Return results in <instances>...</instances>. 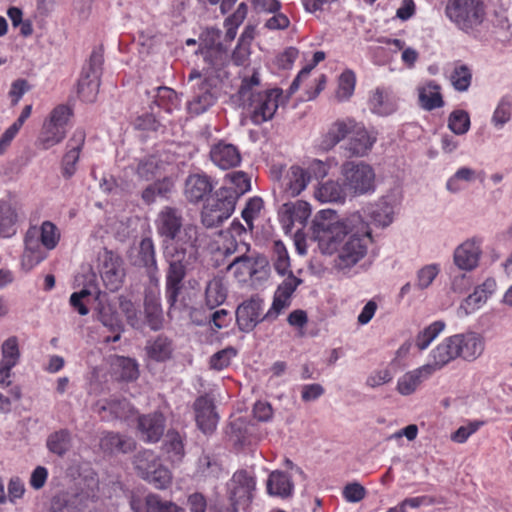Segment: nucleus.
Masks as SVG:
<instances>
[{"instance_id":"cd10ccee","label":"nucleus","mask_w":512,"mask_h":512,"mask_svg":"<svg viewBox=\"0 0 512 512\" xmlns=\"http://www.w3.org/2000/svg\"><path fill=\"white\" fill-rule=\"evenodd\" d=\"M145 322L153 331H159L164 326V315L161 303L157 295L152 291L147 292L144 298Z\"/></svg>"},{"instance_id":"c85d7f7f","label":"nucleus","mask_w":512,"mask_h":512,"mask_svg":"<svg viewBox=\"0 0 512 512\" xmlns=\"http://www.w3.org/2000/svg\"><path fill=\"white\" fill-rule=\"evenodd\" d=\"M267 492L271 496L289 498L293 494L294 484L291 477L285 472L272 471L266 483Z\"/></svg>"},{"instance_id":"7c9ffc66","label":"nucleus","mask_w":512,"mask_h":512,"mask_svg":"<svg viewBox=\"0 0 512 512\" xmlns=\"http://www.w3.org/2000/svg\"><path fill=\"white\" fill-rule=\"evenodd\" d=\"M0 351V372L12 371V369L19 364L21 359L18 338L16 336H10L5 339L1 345Z\"/></svg>"},{"instance_id":"37998d69","label":"nucleus","mask_w":512,"mask_h":512,"mask_svg":"<svg viewBox=\"0 0 512 512\" xmlns=\"http://www.w3.org/2000/svg\"><path fill=\"white\" fill-rule=\"evenodd\" d=\"M394 207L389 197H383L369 208V215L375 225L386 227L393 221Z\"/></svg>"},{"instance_id":"4be33fe9","label":"nucleus","mask_w":512,"mask_h":512,"mask_svg":"<svg viewBox=\"0 0 512 512\" xmlns=\"http://www.w3.org/2000/svg\"><path fill=\"white\" fill-rule=\"evenodd\" d=\"M85 141V133L81 130L76 131L67 143L68 151L62 160V175L69 179L76 172V164L79 160V154Z\"/></svg>"},{"instance_id":"ddd939ff","label":"nucleus","mask_w":512,"mask_h":512,"mask_svg":"<svg viewBox=\"0 0 512 512\" xmlns=\"http://www.w3.org/2000/svg\"><path fill=\"white\" fill-rule=\"evenodd\" d=\"M24 243L25 250L21 258V267L28 272L47 257L48 249L39 241V231L36 227L27 230Z\"/></svg>"},{"instance_id":"f03ea898","label":"nucleus","mask_w":512,"mask_h":512,"mask_svg":"<svg viewBox=\"0 0 512 512\" xmlns=\"http://www.w3.org/2000/svg\"><path fill=\"white\" fill-rule=\"evenodd\" d=\"M259 85V76L254 73L250 78L242 80L237 93L239 105L249 113L252 122L256 125L273 118L283 93L280 88L258 92Z\"/></svg>"},{"instance_id":"6ab92c4d","label":"nucleus","mask_w":512,"mask_h":512,"mask_svg":"<svg viewBox=\"0 0 512 512\" xmlns=\"http://www.w3.org/2000/svg\"><path fill=\"white\" fill-rule=\"evenodd\" d=\"M459 357L466 361H474L484 351L485 343L481 335L475 332L456 334Z\"/></svg>"},{"instance_id":"9b49d317","label":"nucleus","mask_w":512,"mask_h":512,"mask_svg":"<svg viewBox=\"0 0 512 512\" xmlns=\"http://www.w3.org/2000/svg\"><path fill=\"white\" fill-rule=\"evenodd\" d=\"M262 304L260 297L252 296L237 307L236 322L240 331L249 333L258 323L266 320L261 316Z\"/></svg>"},{"instance_id":"b1692460","label":"nucleus","mask_w":512,"mask_h":512,"mask_svg":"<svg viewBox=\"0 0 512 512\" xmlns=\"http://www.w3.org/2000/svg\"><path fill=\"white\" fill-rule=\"evenodd\" d=\"M87 506L83 493H59L51 500L50 512H82Z\"/></svg>"},{"instance_id":"3c124183","label":"nucleus","mask_w":512,"mask_h":512,"mask_svg":"<svg viewBox=\"0 0 512 512\" xmlns=\"http://www.w3.org/2000/svg\"><path fill=\"white\" fill-rule=\"evenodd\" d=\"M232 186L222 187L235 196V201L251 189V181L248 175L242 171L232 172L226 175Z\"/></svg>"},{"instance_id":"bb28decb","label":"nucleus","mask_w":512,"mask_h":512,"mask_svg":"<svg viewBox=\"0 0 512 512\" xmlns=\"http://www.w3.org/2000/svg\"><path fill=\"white\" fill-rule=\"evenodd\" d=\"M433 362L430 364L434 366V372L441 369L443 366L459 357L458 344L456 335L444 339L432 351Z\"/></svg>"},{"instance_id":"c9c22d12","label":"nucleus","mask_w":512,"mask_h":512,"mask_svg":"<svg viewBox=\"0 0 512 512\" xmlns=\"http://www.w3.org/2000/svg\"><path fill=\"white\" fill-rule=\"evenodd\" d=\"M198 228L193 224L183 225L177 232V235L170 240H164V246H174L184 250L191 249L193 252L198 253Z\"/></svg>"},{"instance_id":"473e14b6","label":"nucleus","mask_w":512,"mask_h":512,"mask_svg":"<svg viewBox=\"0 0 512 512\" xmlns=\"http://www.w3.org/2000/svg\"><path fill=\"white\" fill-rule=\"evenodd\" d=\"M280 213L283 222H288L291 225L295 223L304 225L311 214V209L307 202L297 200L283 204Z\"/></svg>"},{"instance_id":"f3484780","label":"nucleus","mask_w":512,"mask_h":512,"mask_svg":"<svg viewBox=\"0 0 512 512\" xmlns=\"http://www.w3.org/2000/svg\"><path fill=\"white\" fill-rule=\"evenodd\" d=\"M159 235L170 240L177 235V232L183 227V217L177 208L166 206L158 214L156 221Z\"/></svg>"},{"instance_id":"bf43d9fd","label":"nucleus","mask_w":512,"mask_h":512,"mask_svg":"<svg viewBox=\"0 0 512 512\" xmlns=\"http://www.w3.org/2000/svg\"><path fill=\"white\" fill-rule=\"evenodd\" d=\"M448 127L456 135L465 134L470 128L469 114L464 110L453 111L448 118Z\"/></svg>"},{"instance_id":"0e129e2a","label":"nucleus","mask_w":512,"mask_h":512,"mask_svg":"<svg viewBox=\"0 0 512 512\" xmlns=\"http://www.w3.org/2000/svg\"><path fill=\"white\" fill-rule=\"evenodd\" d=\"M290 305L291 300L289 298L275 292L272 305L266 314L262 316V319H266V321H274Z\"/></svg>"},{"instance_id":"6e6552de","label":"nucleus","mask_w":512,"mask_h":512,"mask_svg":"<svg viewBox=\"0 0 512 512\" xmlns=\"http://www.w3.org/2000/svg\"><path fill=\"white\" fill-rule=\"evenodd\" d=\"M103 62L102 48L94 49L78 81V94L83 101L93 102L96 99Z\"/></svg>"},{"instance_id":"e2e57ef3","label":"nucleus","mask_w":512,"mask_h":512,"mask_svg":"<svg viewBox=\"0 0 512 512\" xmlns=\"http://www.w3.org/2000/svg\"><path fill=\"white\" fill-rule=\"evenodd\" d=\"M236 355V350L233 347H227L213 354L210 357L209 365L211 369L220 371L230 365L232 357Z\"/></svg>"},{"instance_id":"864d4df0","label":"nucleus","mask_w":512,"mask_h":512,"mask_svg":"<svg viewBox=\"0 0 512 512\" xmlns=\"http://www.w3.org/2000/svg\"><path fill=\"white\" fill-rule=\"evenodd\" d=\"M273 267L281 276H286L289 272H292L287 249L281 241H275L273 245Z\"/></svg>"},{"instance_id":"ea45409f","label":"nucleus","mask_w":512,"mask_h":512,"mask_svg":"<svg viewBox=\"0 0 512 512\" xmlns=\"http://www.w3.org/2000/svg\"><path fill=\"white\" fill-rule=\"evenodd\" d=\"M66 136V129L44 122L42 130L37 138L36 145L42 150H48L59 144Z\"/></svg>"},{"instance_id":"f257e3e1","label":"nucleus","mask_w":512,"mask_h":512,"mask_svg":"<svg viewBox=\"0 0 512 512\" xmlns=\"http://www.w3.org/2000/svg\"><path fill=\"white\" fill-rule=\"evenodd\" d=\"M314 238L323 254H336L334 267L340 271H348L360 262L372 241L369 225L359 212L317 221Z\"/></svg>"},{"instance_id":"e433bc0d","label":"nucleus","mask_w":512,"mask_h":512,"mask_svg":"<svg viewBox=\"0 0 512 512\" xmlns=\"http://www.w3.org/2000/svg\"><path fill=\"white\" fill-rule=\"evenodd\" d=\"M355 127V120H337L334 122L328 132L325 134L322 145L325 149H331L350 135Z\"/></svg>"},{"instance_id":"052dcab7","label":"nucleus","mask_w":512,"mask_h":512,"mask_svg":"<svg viewBox=\"0 0 512 512\" xmlns=\"http://www.w3.org/2000/svg\"><path fill=\"white\" fill-rule=\"evenodd\" d=\"M355 74L351 70L343 72L339 77L338 89L336 91V98L339 101L347 100L354 92L355 88Z\"/></svg>"},{"instance_id":"09e8293b","label":"nucleus","mask_w":512,"mask_h":512,"mask_svg":"<svg viewBox=\"0 0 512 512\" xmlns=\"http://www.w3.org/2000/svg\"><path fill=\"white\" fill-rule=\"evenodd\" d=\"M287 177L288 183L286 184V192L293 197L299 195L310 181L306 170L299 166H292Z\"/></svg>"},{"instance_id":"9d476101","label":"nucleus","mask_w":512,"mask_h":512,"mask_svg":"<svg viewBox=\"0 0 512 512\" xmlns=\"http://www.w3.org/2000/svg\"><path fill=\"white\" fill-rule=\"evenodd\" d=\"M255 485L254 478L246 471L235 472L228 483L231 508L239 510V508L245 509L248 507L252 501Z\"/></svg>"},{"instance_id":"dca6fc26","label":"nucleus","mask_w":512,"mask_h":512,"mask_svg":"<svg viewBox=\"0 0 512 512\" xmlns=\"http://www.w3.org/2000/svg\"><path fill=\"white\" fill-rule=\"evenodd\" d=\"M209 155L211 161L223 170L234 168L241 162V155L238 148L224 141H219L212 145Z\"/></svg>"},{"instance_id":"a18cd8bd","label":"nucleus","mask_w":512,"mask_h":512,"mask_svg":"<svg viewBox=\"0 0 512 512\" xmlns=\"http://www.w3.org/2000/svg\"><path fill=\"white\" fill-rule=\"evenodd\" d=\"M347 194L344 183L340 185L338 182L331 180L321 184L315 191V197L323 203L343 202Z\"/></svg>"},{"instance_id":"f8f14e48","label":"nucleus","mask_w":512,"mask_h":512,"mask_svg":"<svg viewBox=\"0 0 512 512\" xmlns=\"http://www.w3.org/2000/svg\"><path fill=\"white\" fill-rule=\"evenodd\" d=\"M123 261L112 251H105L102 256L101 277L105 287L114 292L121 286L124 278Z\"/></svg>"},{"instance_id":"72a5a7b5","label":"nucleus","mask_w":512,"mask_h":512,"mask_svg":"<svg viewBox=\"0 0 512 512\" xmlns=\"http://www.w3.org/2000/svg\"><path fill=\"white\" fill-rule=\"evenodd\" d=\"M145 349L151 359L163 362L171 358L174 346L173 341L169 337L158 335L154 339L147 341Z\"/></svg>"},{"instance_id":"1a4fd4ad","label":"nucleus","mask_w":512,"mask_h":512,"mask_svg":"<svg viewBox=\"0 0 512 512\" xmlns=\"http://www.w3.org/2000/svg\"><path fill=\"white\" fill-rule=\"evenodd\" d=\"M234 258L227 266L228 271H232L236 278L249 276L251 279H267L270 272V263L268 258L255 251Z\"/></svg>"},{"instance_id":"f704fd0d","label":"nucleus","mask_w":512,"mask_h":512,"mask_svg":"<svg viewBox=\"0 0 512 512\" xmlns=\"http://www.w3.org/2000/svg\"><path fill=\"white\" fill-rule=\"evenodd\" d=\"M419 105L426 111H432L444 106V100L440 93V86L434 81L418 88Z\"/></svg>"},{"instance_id":"58836bf2","label":"nucleus","mask_w":512,"mask_h":512,"mask_svg":"<svg viewBox=\"0 0 512 512\" xmlns=\"http://www.w3.org/2000/svg\"><path fill=\"white\" fill-rule=\"evenodd\" d=\"M227 298V288L220 277L211 279L205 288V305L213 310L225 302Z\"/></svg>"},{"instance_id":"8fccbe9b","label":"nucleus","mask_w":512,"mask_h":512,"mask_svg":"<svg viewBox=\"0 0 512 512\" xmlns=\"http://www.w3.org/2000/svg\"><path fill=\"white\" fill-rule=\"evenodd\" d=\"M162 168V162L155 155L146 156L139 160L136 175L142 181H150L157 176Z\"/></svg>"},{"instance_id":"79ce46f5","label":"nucleus","mask_w":512,"mask_h":512,"mask_svg":"<svg viewBox=\"0 0 512 512\" xmlns=\"http://www.w3.org/2000/svg\"><path fill=\"white\" fill-rule=\"evenodd\" d=\"M133 264L146 267L150 274L158 270L155 248L151 238H144L140 241L137 248V257L134 259Z\"/></svg>"},{"instance_id":"69168bd1","label":"nucleus","mask_w":512,"mask_h":512,"mask_svg":"<svg viewBox=\"0 0 512 512\" xmlns=\"http://www.w3.org/2000/svg\"><path fill=\"white\" fill-rule=\"evenodd\" d=\"M439 271L440 268L437 264L425 265L417 272L416 286L421 290L428 288L438 275Z\"/></svg>"},{"instance_id":"4468645a","label":"nucleus","mask_w":512,"mask_h":512,"mask_svg":"<svg viewBox=\"0 0 512 512\" xmlns=\"http://www.w3.org/2000/svg\"><path fill=\"white\" fill-rule=\"evenodd\" d=\"M482 254L481 242L476 238L468 239L460 244L454 251V264L463 271L474 270Z\"/></svg>"},{"instance_id":"7ed1b4c3","label":"nucleus","mask_w":512,"mask_h":512,"mask_svg":"<svg viewBox=\"0 0 512 512\" xmlns=\"http://www.w3.org/2000/svg\"><path fill=\"white\" fill-rule=\"evenodd\" d=\"M164 258L168 263L166 273V298L170 305L173 307L178 296L183 288V280L187 272L191 270L197 260L196 252L191 249L184 250L174 246H164Z\"/></svg>"},{"instance_id":"a19ab883","label":"nucleus","mask_w":512,"mask_h":512,"mask_svg":"<svg viewBox=\"0 0 512 512\" xmlns=\"http://www.w3.org/2000/svg\"><path fill=\"white\" fill-rule=\"evenodd\" d=\"M370 110L379 116H387L396 110V103L389 93L377 88L369 98Z\"/></svg>"},{"instance_id":"39448f33","label":"nucleus","mask_w":512,"mask_h":512,"mask_svg":"<svg viewBox=\"0 0 512 512\" xmlns=\"http://www.w3.org/2000/svg\"><path fill=\"white\" fill-rule=\"evenodd\" d=\"M235 196L226 189H218L209 196L201 211V222L206 228L222 225L235 210Z\"/></svg>"},{"instance_id":"a211bd4d","label":"nucleus","mask_w":512,"mask_h":512,"mask_svg":"<svg viewBox=\"0 0 512 512\" xmlns=\"http://www.w3.org/2000/svg\"><path fill=\"white\" fill-rule=\"evenodd\" d=\"M214 185L207 175L192 174L185 181V196L190 203H198L208 198Z\"/></svg>"},{"instance_id":"4d7b16f0","label":"nucleus","mask_w":512,"mask_h":512,"mask_svg":"<svg viewBox=\"0 0 512 512\" xmlns=\"http://www.w3.org/2000/svg\"><path fill=\"white\" fill-rule=\"evenodd\" d=\"M38 231L39 241L46 249L52 250L57 246L60 239V233L58 232L55 224L50 221H45L42 223Z\"/></svg>"},{"instance_id":"774afa93","label":"nucleus","mask_w":512,"mask_h":512,"mask_svg":"<svg viewBox=\"0 0 512 512\" xmlns=\"http://www.w3.org/2000/svg\"><path fill=\"white\" fill-rule=\"evenodd\" d=\"M511 115H512V98L504 97L494 112L493 122L495 125L502 126L506 122L509 121Z\"/></svg>"},{"instance_id":"de8ad7c7","label":"nucleus","mask_w":512,"mask_h":512,"mask_svg":"<svg viewBox=\"0 0 512 512\" xmlns=\"http://www.w3.org/2000/svg\"><path fill=\"white\" fill-rule=\"evenodd\" d=\"M72 438L67 429H61L51 433L46 441L48 450L58 456L65 455L71 448Z\"/></svg>"},{"instance_id":"0eeeda50","label":"nucleus","mask_w":512,"mask_h":512,"mask_svg":"<svg viewBox=\"0 0 512 512\" xmlns=\"http://www.w3.org/2000/svg\"><path fill=\"white\" fill-rule=\"evenodd\" d=\"M138 475L157 489H165L171 483L170 471L161 464L152 450L139 451L133 460Z\"/></svg>"},{"instance_id":"6e6d98bb","label":"nucleus","mask_w":512,"mask_h":512,"mask_svg":"<svg viewBox=\"0 0 512 512\" xmlns=\"http://www.w3.org/2000/svg\"><path fill=\"white\" fill-rule=\"evenodd\" d=\"M444 327L445 325L443 322L436 321L419 332L415 339V345L417 348L421 351L425 350L444 329Z\"/></svg>"},{"instance_id":"423d86ee","label":"nucleus","mask_w":512,"mask_h":512,"mask_svg":"<svg viewBox=\"0 0 512 512\" xmlns=\"http://www.w3.org/2000/svg\"><path fill=\"white\" fill-rule=\"evenodd\" d=\"M341 175L349 195H363L374 190L375 172L367 163L347 161L341 166Z\"/></svg>"},{"instance_id":"5701e85b","label":"nucleus","mask_w":512,"mask_h":512,"mask_svg":"<svg viewBox=\"0 0 512 512\" xmlns=\"http://www.w3.org/2000/svg\"><path fill=\"white\" fill-rule=\"evenodd\" d=\"M432 373H434V366L428 364L409 371L398 379L396 389L401 395H411Z\"/></svg>"},{"instance_id":"c756f323","label":"nucleus","mask_w":512,"mask_h":512,"mask_svg":"<svg viewBox=\"0 0 512 512\" xmlns=\"http://www.w3.org/2000/svg\"><path fill=\"white\" fill-rule=\"evenodd\" d=\"M97 300V319L109 330L120 329V323H122V321L115 309V306L109 301L106 294L99 293Z\"/></svg>"},{"instance_id":"49530a36","label":"nucleus","mask_w":512,"mask_h":512,"mask_svg":"<svg viewBox=\"0 0 512 512\" xmlns=\"http://www.w3.org/2000/svg\"><path fill=\"white\" fill-rule=\"evenodd\" d=\"M174 188V183L170 178H163L148 185L141 194L142 200L150 205L156 201L157 197H167Z\"/></svg>"},{"instance_id":"20e7f679","label":"nucleus","mask_w":512,"mask_h":512,"mask_svg":"<svg viewBox=\"0 0 512 512\" xmlns=\"http://www.w3.org/2000/svg\"><path fill=\"white\" fill-rule=\"evenodd\" d=\"M445 14L460 30L473 32L485 18V7L482 0H448Z\"/></svg>"},{"instance_id":"680f3d73","label":"nucleus","mask_w":512,"mask_h":512,"mask_svg":"<svg viewBox=\"0 0 512 512\" xmlns=\"http://www.w3.org/2000/svg\"><path fill=\"white\" fill-rule=\"evenodd\" d=\"M450 79L453 87L457 91L464 92L471 84V70L466 65L457 66L453 70Z\"/></svg>"},{"instance_id":"aec40b11","label":"nucleus","mask_w":512,"mask_h":512,"mask_svg":"<svg viewBox=\"0 0 512 512\" xmlns=\"http://www.w3.org/2000/svg\"><path fill=\"white\" fill-rule=\"evenodd\" d=\"M165 419L160 413L144 415L138 419V430L141 439L146 442H157L164 433Z\"/></svg>"},{"instance_id":"4c0bfd02","label":"nucleus","mask_w":512,"mask_h":512,"mask_svg":"<svg viewBox=\"0 0 512 512\" xmlns=\"http://www.w3.org/2000/svg\"><path fill=\"white\" fill-rule=\"evenodd\" d=\"M18 212L9 201L0 200V237L8 238L16 233Z\"/></svg>"},{"instance_id":"a878e982","label":"nucleus","mask_w":512,"mask_h":512,"mask_svg":"<svg viewBox=\"0 0 512 512\" xmlns=\"http://www.w3.org/2000/svg\"><path fill=\"white\" fill-rule=\"evenodd\" d=\"M216 86V79L205 72V78L199 84V93L189 102V109L195 114L203 113L214 103V96L210 89Z\"/></svg>"},{"instance_id":"603ef678","label":"nucleus","mask_w":512,"mask_h":512,"mask_svg":"<svg viewBox=\"0 0 512 512\" xmlns=\"http://www.w3.org/2000/svg\"><path fill=\"white\" fill-rule=\"evenodd\" d=\"M164 450L173 462H179L184 456V444L181 435L176 431H168L164 441Z\"/></svg>"},{"instance_id":"5fc2aeb1","label":"nucleus","mask_w":512,"mask_h":512,"mask_svg":"<svg viewBox=\"0 0 512 512\" xmlns=\"http://www.w3.org/2000/svg\"><path fill=\"white\" fill-rule=\"evenodd\" d=\"M145 505L147 512H185L177 504L162 500L159 495L149 494L145 497Z\"/></svg>"},{"instance_id":"393cba45","label":"nucleus","mask_w":512,"mask_h":512,"mask_svg":"<svg viewBox=\"0 0 512 512\" xmlns=\"http://www.w3.org/2000/svg\"><path fill=\"white\" fill-rule=\"evenodd\" d=\"M100 448L109 454L129 453L136 448L133 438L115 432H106L100 438Z\"/></svg>"},{"instance_id":"338daca9","label":"nucleus","mask_w":512,"mask_h":512,"mask_svg":"<svg viewBox=\"0 0 512 512\" xmlns=\"http://www.w3.org/2000/svg\"><path fill=\"white\" fill-rule=\"evenodd\" d=\"M283 281L277 286L275 292L278 294L292 299L293 293L297 289L299 285L302 284L303 280L301 278L296 277L293 272H289L288 275L284 276Z\"/></svg>"},{"instance_id":"2eb2a0df","label":"nucleus","mask_w":512,"mask_h":512,"mask_svg":"<svg viewBox=\"0 0 512 512\" xmlns=\"http://www.w3.org/2000/svg\"><path fill=\"white\" fill-rule=\"evenodd\" d=\"M375 142L376 136L369 133L363 125L355 122L345 150L349 156L363 157L372 149Z\"/></svg>"},{"instance_id":"2f4dec72","label":"nucleus","mask_w":512,"mask_h":512,"mask_svg":"<svg viewBox=\"0 0 512 512\" xmlns=\"http://www.w3.org/2000/svg\"><path fill=\"white\" fill-rule=\"evenodd\" d=\"M496 283L493 279H487L483 284L476 287L474 292L470 294L461 304L460 309L465 314H469L484 304L488 297L495 290Z\"/></svg>"},{"instance_id":"412c9836","label":"nucleus","mask_w":512,"mask_h":512,"mask_svg":"<svg viewBox=\"0 0 512 512\" xmlns=\"http://www.w3.org/2000/svg\"><path fill=\"white\" fill-rule=\"evenodd\" d=\"M194 409L195 420L199 429L204 433L213 432L218 422L213 402L207 397H199L194 403Z\"/></svg>"},{"instance_id":"c03bdc74","label":"nucleus","mask_w":512,"mask_h":512,"mask_svg":"<svg viewBox=\"0 0 512 512\" xmlns=\"http://www.w3.org/2000/svg\"><path fill=\"white\" fill-rule=\"evenodd\" d=\"M109 412L113 419H127L133 413L134 409L128 400L113 397L99 404V412Z\"/></svg>"},{"instance_id":"13d9d810","label":"nucleus","mask_w":512,"mask_h":512,"mask_svg":"<svg viewBox=\"0 0 512 512\" xmlns=\"http://www.w3.org/2000/svg\"><path fill=\"white\" fill-rule=\"evenodd\" d=\"M119 307L125 315L127 323L134 329H142L144 322L142 321L138 310L134 303L124 296L119 297Z\"/></svg>"}]
</instances>
